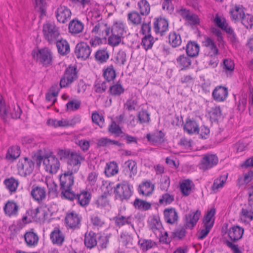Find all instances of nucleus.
<instances>
[{
	"instance_id": "f257e3e1",
	"label": "nucleus",
	"mask_w": 253,
	"mask_h": 253,
	"mask_svg": "<svg viewBox=\"0 0 253 253\" xmlns=\"http://www.w3.org/2000/svg\"><path fill=\"white\" fill-rule=\"evenodd\" d=\"M73 174L67 170L60 177L62 197L69 200H73L75 198V195L72 190L74 182Z\"/></svg>"
},
{
	"instance_id": "f03ea898",
	"label": "nucleus",
	"mask_w": 253,
	"mask_h": 253,
	"mask_svg": "<svg viewBox=\"0 0 253 253\" xmlns=\"http://www.w3.org/2000/svg\"><path fill=\"white\" fill-rule=\"evenodd\" d=\"M22 111L17 104L12 103L6 106L2 96L0 94V116L4 121L9 116L12 119H18L21 116Z\"/></svg>"
},
{
	"instance_id": "7ed1b4c3",
	"label": "nucleus",
	"mask_w": 253,
	"mask_h": 253,
	"mask_svg": "<svg viewBox=\"0 0 253 253\" xmlns=\"http://www.w3.org/2000/svg\"><path fill=\"white\" fill-rule=\"evenodd\" d=\"M38 164L43 161L46 171L50 173H55L60 168V164L58 159L53 154H46L43 156H38Z\"/></svg>"
},
{
	"instance_id": "20e7f679",
	"label": "nucleus",
	"mask_w": 253,
	"mask_h": 253,
	"mask_svg": "<svg viewBox=\"0 0 253 253\" xmlns=\"http://www.w3.org/2000/svg\"><path fill=\"white\" fill-rule=\"evenodd\" d=\"M42 33L44 39L49 43H55L60 33L59 29L53 23H46L43 25Z\"/></svg>"
},
{
	"instance_id": "39448f33",
	"label": "nucleus",
	"mask_w": 253,
	"mask_h": 253,
	"mask_svg": "<svg viewBox=\"0 0 253 253\" xmlns=\"http://www.w3.org/2000/svg\"><path fill=\"white\" fill-rule=\"evenodd\" d=\"M84 160V158L80 153L72 151L67 160V170L71 173H77Z\"/></svg>"
},
{
	"instance_id": "423d86ee",
	"label": "nucleus",
	"mask_w": 253,
	"mask_h": 253,
	"mask_svg": "<svg viewBox=\"0 0 253 253\" xmlns=\"http://www.w3.org/2000/svg\"><path fill=\"white\" fill-rule=\"evenodd\" d=\"M133 186L124 181L117 185L115 193L116 197L121 201L128 200L132 195Z\"/></svg>"
},
{
	"instance_id": "0eeeda50",
	"label": "nucleus",
	"mask_w": 253,
	"mask_h": 253,
	"mask_svg": "<svg viewBox=\"0 0 253 253\" xmlns=\"http://www.w3.org/2000/svg\"><path fill=\"white\" fill-rule=\"evenodd\" d=\"M32 55L35 59L43 65L48 66L51 63V53L50 50L47 48L35 50L33 51Z\"/></svg>"
},
{
	"instance_id": "6e6552de",
	"label": "nucleus",
	"mask_w": 253,
	"mask_h": 253,
	"mask_svg": "<svg viewBox=\"0 0 253 253\" xmlns=\"http://www.w3.org/2000/svg\"><path fill=\"white\" fill-rule=\"evenodd\" d=\"M34 167V163L27 158L20 160L17 164L18 171L21 176L30 174L33 171Z\"/></svg>"
},
{
	"instance_id": "1a4fd4ad",
	"label": "nucleus",
	"mask_w": 253,
	"mask_h": 253,
	"mask_svg": "<svg viewBox=\"0 0 253 253\" xmlns=\"http://www.w3.org/2000/svg\"><path fill=\"white\" fill-rule=\"evenodd\" d=\"M77 78L76 68L74 67L68 68L64 76L60 80V85L61 87H65L72 83Z\"/></svg>"
},
{
	"instance_id": "9d476101",
	"label": "nucleus",
	"mask_w": 253,
	"mask_h": 253,
	"mask_svg": "<svg viewBox=\"0 0 253 253\" xmlns=\"http://www.w3.org/2000/svg\"><path fill=\"white\" fill-rule=\"evenodd\" d=\"M218 161L217 157L213 154H206L199 164L200 169L207 170L216 165Z\"/></svg>"
},
{
	"instance_id": "9b49d317",
	"label": "nucleus",
	"mask_w": 253,
	"mask_h": 253,
	"mask_svg": "<svg viewBox=\"0 0 253 253\" xmlns=\"http://www.w3.org/2000/svg\"><path fill=\"white\" fill-rule=\"evenodd\" d=\"M55 14L58 22L65 23L70 19L72 13L68 7L60 5L56 8Z\"/></svg>"
},
{
	"instance_id": "f8f14e48",
	"label": "nucleus",
	"mask_w": 253,
	"mask_h": 253,
	"mask_svg": "<svg viewBox=\"0 0 253 253\" xmlns=\"http://www.w3.org/2000/svg\"><path fill=\"white\" fill-rule=\"evenodd\" d=\"M30 195L34 201L41 203L46 198V191L43 187L34 185L32 186Z\"/></svg>"
},
{
	"instance_id": "ddd939ff",
	"label": "nucleus",
	"mask_w": 253,
	"mask_h": 253,
	"mask_svg": "<svg viewBox=\"0 0 253 253\" xmlns=\"http://www.w3.org/2000/svg\"><path fill=\"white\" fill-rule=\"evenodd\" d=\"M110 33V28L106 24L100 22L96 24L91 31L92 36H98L104 38L108 36Z\"/></svg>"
},
{
	"instance_id": "4468645a",
	"label": "nucleus",
	"mask_w": 253,
	"mask_h": 253,
	"mask_svg": "<svg viewBox=\"0 0 253 253\" xmlns=\"http://www.w3.org/2000/svg\"><path fill=\"white\" fill-rule=\"evenodd\" d=\"M81 216L75 211L68 212L65 218L67 226L70 228H79L81 224Z\"/></svg>"
},
{
	"instance_id": "2eb2a0df",
	"label": "nucleus",
	"mask_w": 253,
	"mask_h": 253,
	"mask_svg": "<svg viewBox=\"0 0 253 253\" xmlns=\"http://www.w3.org/2000/svg\"><path fill=\"white\" fill-rule=\"evenodd\" d=\"M75 52L78 59L85 60L89 56L91 50L86 43L81 42L77 44Z\"/></svg>"
},
{
	"instance_id": "dca6fc26",
	"label": "nucleus",
	"mask_w": 253,
	"mask_h": 253,
	"mask_svg": "<svg viewBox=\"0 0 253 253\" xmlns=\"http://www.w3.org/2000/svg\"><path fill=\"white\" fill-rule=\"evenodd\" d=\"M201 215L200 211H192L185 215V226L192 229L197 224Z\"/></svg>"
},
{
	"instance_id": "f3484780",
	"label": "nucleus",
	"mask_w": 253,
	"mask_h": 253,
	"mask_svg": "<svg viewBox=\"0 0 253 253\" xmlns=\"http://www.w3.org/2000/svg\"><path fill=\"white\" fill-rule=\"evenodd\" d=\"M203 45L206 47V53L208 57L216 56L218 54V49L213 40L207 37L203 42Z\"/></svg>"
},
{
	"instance_id": "a211bd4d",
	"label": "nucleus",
	"mask_w": 253,
	"mask_h": 253,
	"mask_svg": "<svg viewBox=\"0 0 253 253\" xmlns=\"http://www.w3.org/2000/svg\"><path fill=\"white\" fill-rule=\"evenodd\" d=\"M155 188V185L149 180L142 181L138 187V192L145 196H149L151 195Z\"/></svg>"
},
{
	"instance_id": "6ab92c4d",
	"label": "nucleus",
	"mask_w": 253,
	"mask_h": 253,
	"mask_svg": "<svg viewBox=\"0 0 253 253\" xmlns=\"http://www.w3.org/2000/svg\"><path fill=\"white\" fill-rule=\"evenodd\" d=\"M228 94L227 88L222 86H217L213 90L212 95L215 100L222 102L226 99Z\"/></svg>"
},
{
	"instance_id": "aec40b11",
	"label": "nucleus",
	"mask_w": 253,
	"mask_h": 253,
	"mask_svg": "<svg viewBox=\"0 0 253 253\" xmlns=\"http://www.w3.org/2000/svg\"><path fill=\"white\" fill-rule=\"evenodd\" d=\"M244 232V229L239 226H233L228 231L229 239L233 242L237 241L242 237Z\"/></svg>"
},
{
	"instance_id": "412c9836",
	"label": "nucleus",
	"mask_w": 253,
	"mask_h": 253,
	"mask_svg": "<svg viewBox=\"0 0 253 253\" xmlns=\"http://www.w3.org/2000/svg\"><path fill=\"white\" fill-rule=\"evenodd\" d=\"M179 14L190 25H197L200 23L198 17L186 9H181Z\"/></svg>"
},
{
	"instance_id": "4be33fe9",
	"label": "nucleus",
	"mask_w": 253,
	"mask_h": 253,
	"mask_svg": "<svg viewBox=\"0 0 253 253\" xmlns=\"http://www.w3.org/2000/svg\"><path fill=\"white\" fill-rule=\"evenodd\" d=\"M169 24L165 19L160 18L154 22V28L156 33L162 36L168 30Z\"/></svg>"
},
{
	"instance_id": "5701e85b",
	"label": "nucleus",
	"mask_w": 253,
	"mask_h": 253,
	"mask_svg": "<svg viewBox=\"0 0 253 253\" xmlns=\"http://www.w3.org/2000/svg\"><path fill=\"white\" fill-rule=\"evenodd\" d=\"M50 239L54 244L61 246L65 240V236L63 232L56 227L50 234Z\"/></svg>"
},
{
	"instance_id": "b1692460",
	"label": "nucleus",
	"mask_w": 253,
	"mask_h": 253,
	"mask_svg": "<svg viewBox=\"0 0 253 253\" xmlns=\"http://www.w3.org/2000/svg\"><path fill=\"white\" fill-rule=\"evenodd\" d=\"M84 29V24L81 21L73 19L69 23L68 29L72 34H78L82 33Z\"/></svg>"
},
{
	"instance_id": "393cba45",
	"label": "nucleus",
	"mask_w": 253,
	"mask_h": 253,
	"mask_svg": "<svg viewBox=\"0 0 253 253\" xmlns=\"http://www.w3.org/2000/svg\"><path fill=\"white\" fill-rule=\"evenodd\" d=\"M124 170L126 174H128L129 177L135 175L137 172L136 163L133 160L126 162L124 165Z\"/></svg>"
},
{
	"instance_id": "a878e982",
	"label": "nucleus",
	"mask_w": 253,
	"mask_h": 253,
	"mask_svg": "<svg viewBox=\"0 0 253 253\" xmlns=\"http://www.w3.org/2000/svg\"><path fill=\"white\" fill-rule=\"evenodd\" d=\"M213 21L216 25L222 30L225 31L226 33L230 35L233 34V29L228 26L224 18L216 15Z\"/></svg>"
},
{
	"instance_id": "bb28decb",
	"label": "nucleus",
	"mask_w": 253,
	"mask_h": 253,
	"mask_svg": "<svg viewBox=\"0 0 253 253\" xmlns=\"http://www.w3.org/2000/svg\"><path fill=\"white\" fill-rule=\"evenodd\" d=\"M194 187L193 182L189 179L183 180L180 184V191L183 196H188Z\"/></svg>"
},
{
	"instance_id": "cd10ccee",
	"label": "nucleus",
	"mask_w": 253,
	"mask_h": 253,
	"mask_svg": "<svg viewBox=\"0 0 253 253\" xmlns=\"http://www.w3.org/2000/svg\"><path fill=\"white\" fill-rule=\"evenodd\" d=\"M240 219L245 223H249L253 219V210L250 207L243 208L240 214Z\"/></svg>"
},
{
	"instance_id": "c85d7f7f",
	"label": "nucleus",
	"mask_w": 253,
	"mask_h": 253,
	"mask_svg": "<svg viewBox=\"0 0 253 253\" xmlns=\"http://www.w3.org/2000/svg\"><path fill=\"white\" fill-rule=\"evenodd\" d=\"M84 245L86 248L92 249L97 245L96 235L93 232L86 233L84 236Z\"/></svg>"
},
{
	"instance_id": "c756f323",
	"label": "nucleus",
	"mask_w": 253,
	"mask_h": 253,
	"mask_svg": "<svg viewBox=\"0 0 253 253\" xmlns=\"http://www.w3.org/2000/svg\"><path fill=\"white\" fill-rule=\"evenodd\" d=\"M230 13L231 18L235 20L241 19L245 14L243 7L240 5H236L233 7Z\"/></svg>"
},
{
	"instance_id": "7c9ffc66",
	"label": "nucleus",
	"mask_w": 253,
	"mask_h": 253,
	"mask_svg": "<svg viewBox=\"0 0 253 253\" xmlns=\"http://www.w3.org/2000/svg\"><path fill=\"white\" fill-rule=\"evenodd\" d=\"M164 213L165 219L167 223L173 224L178 219L177 213L174 209H166Z\"/></svg>"
},
{
	"instance_id": "2f4dec72",
	"label": "nucleus",
	"mask_w": 253,
	"mask_h": 253,
	"mask_svg": "<svg viewBox=\"0 0 253 253\" xmlns=\"http://www.w3.org/2000/svg\"><path fill=\"white\" fill-rule=\"evenodd\" d=\"M175 64L181 70H184L191 65V60L187 55L182 54L176 58Z\"/></svg>"
},
{
	"instance_id": "473e14b6",
	"label": "nucleus",
	"mask_w": 253,
	"mask_h": 253,
	"mask_svg": "<svg viewBox=\"0 0 253 253\" xmlns=\"http://www.w3.org/2000/svg\"><path fill=\"white\" fill-rule=\"evenodd\" d=\"M118 166L116 162H111L106 164L104 169V173L106 176H114L118 173Z\"/></svg>"
},
{
	"instance_id": "72a5a7b5",
	"label": "nucleus",
	"mask_w": 253,
	"mask_h": 253,
	"mask_svg": "<svg viewBox=\"0 0 253 253\" xmlns=\"http://www.w3.org/2000/svg\"><path fill=\"white\" fill-rule=\"evenodd\" d=\"M186 50L188 56L195 57L198 55L200 47L195 42H189L187 44Z\"/></svg>"
},
{
	"instance_id": "f704fd0d",
	"label": "nucleus",
	"mask_w": 253,
	"mask_h": 253,
	"mask_svg": "<svg viewBox=\"0 0 253 253\" xmlns=\"http://www.w3.org/2000/svg\"><path fill=\"white\" fill-rule=\"evenodd\" d=\"M18 210V206L13 201H8L4 207L5 214L9 216L15 215Z\"/></svg>"
},
{
	"instance_id": "c9c22d12",
	"label": "nucleus",
	"mask_w": 253,
	"mask_h": 253,
	"mask_svg": "<svg viewBox=\"0 0 253 253\" xmlns=\"http://www.w3.org/2000/svg\"><path fill=\"white\" fill-rule=\"evenodd\" d=\"M25 240L28 246H34L38 244L39 237L34 232L28 231L25 234Z\"/></svg>"
},
{
	"instance_id": "e433bc0d",
	"label": "nucleus",
	"mask_w": 253,
	"mask_h": 253,
	"mask_svg": "<svg viewBox=\"0 0 253 253\" xmlns=\"http://www.w3.org/2000/svg\"><path fill=\"white\" fill-rule=\"evenodd\" d=\"M126 32L125 24L122 21L115 22L112 27L111 33L123 37Z\"/></svg>"
},
{
	"instance_id": "4c0bfd02",
	"label": "nucleus",
	"mask_w": 253,
	"mask_h": 253,
	"mask_svg": "<svg viewBox=\"0 0 253 253\" xmlns=\"http://www.w3.org/2000/svg\"><path fill=\"white\" fill-rule=\"evenodd\" d=\"M116 225L121 227L125 224H131L132 228L134 229V226L131 224V217L130 216H124L119 215L114 218Z\"/></svg>"
},
{
	"instance_id": "58836bf2",
	"label": "nucleus",
	"mask_w": 253,
	"mask_h": 253,
	"mask_svg": "<svg viewBox=\"0 0 253 253\" xmlns=\"http://www.w3.org/2000/svg\"><path fill=\"white\" fill-rule=\"evenodd\" d=\"M4 184L9 192L13 193L16 191L19 185V181L13 177H10L5 179L4 181Z\"/></svg>"
},
{
	"instance_id": "ea45409f",
	"label": "nucleus",
	"mask_w": 253,
	"mask_h": 253,
	"mask_svg": "<svg viewBox=\"0 0 253 253\" xmlns=\"http://www.w3.org/2000/svg\"><path fill=\"white\" fill-rule=\"evenodd\" d=\"M150 226L152 231L157 236H161L162 235V226L161 223L159 220L156 218L152 219Z\"/></svg>"
},
{
	"instance_id": "a19ab883",
	"label": "nucleus",
	"mask_w": 253,
	"mask_h": 253,
	"mask_svg": "<svg viewBox=\"0 0 253 253\" xmlns=\"http://www.w3.org/2000/svg\"><path fill=\"white\" fill-rule=\"evenodd\" d=\"M58 51L61 55L67 54L70 51L69 44L65 40H61L56 42Z\"/></svg>"
},
{
	"instance_id": "79ce46f5",
	"label": "nucleus",
	"mask_w": 253,
	"mask_h": 253,
	"mask_svg": "<svg viewBox=\"0 0 253 253\" xmlns=\"http://www.w3.org/2000/svg\"><path fill=\"white\" fill-rule=\"evenodd\" d=\"M20 149L17 146H12L10 147L7 151L6 159L8 161H13L20 156Z\"/></svg>"
},
{
	"instance_id": "37998d69",
	"label": "nucleus",
	"mask_w": 253,
	"mask_h": 253,
	"mask_svg": "<svg viewBox=\"0 0 253 253\" xmlns=\"http://www.w3.org/2000/svg\"><path fill=\"white\" fill-rule=\"evenodd\" d=\"M138 9L141 15H148L150 11V6L146 0H140L137 3Z\"/></svg>"
},
{
	"instance_id": "c03bdc74",
	"label": "nucleus",
	"mask_w": 253,
	"mask_h": 253,
	"mask_svg": "<svg viewBox=\"0 0 253 253\" xmlns=\"http://www.w3.org/2000/svg\"><path fill=\"white\" fill-rule=\"evenodd\" d=\"M184 130L188 133L199 132V127L197 123L193 120H189L186 121L184 127Z\"/></svg>"
},
{
	"instance_id": "a18cd8bd",
	"label": "nucleus",
	"mask_w": 253,
	"mask_h": 253,
	"mask_svg": "<svg viewBox=\"0 0 253 253\" xmlns=\"http://www.w3.org/2000/svg\"><path fill=\"white\" fill-rule=\"evenodd\" d=\"M124 37L111 33V35L108 37V43L109 45L115 47L119 45L120 43L123 44Z\"/></svg>"
},
{
	"instance_id": "49530a36",
	"label": "nucleus",
	"mask_w": 253,
	"mask_h": 253,
	"mask_svg": "<svg viewBox=\"0 0 253 253\" xmlns=\"http://www.w3.org/2000/svg\"><path fill=\"white\" fill-rule=\"evenodd\" d=\"M164 134L161 132H157L153 134H148L147 138L153 144L156 145L162 143L164 141Z\"/></svg>"
},
{
	"instance_id": "de8ad7c7",
	"label": "nucleus",
	"mask_w": 253,
	"mask_h": 253,
	"mask_svg": "<svg viewBox=\"0 0 253 253\" xmlns=\"http://www.w3.org/2000/svg\"><path fill=\"white\" fill-rule=\"evenodd\" d=\"M169 42L172 47L178 46L182 42L181 36L175 32L170 33L169 35Z\"/></svg>"
},
{
	"instance_id": "09e8293b",
	"label": "nucleus",
	"mask_w": 253,
	"mask_h": 253,
	"mask_svg": "<svg viewBox=\"0 0 253 253\" xmlns=\"http://www.w3.org/2000/svg\"><path fill=\"white\" fill-rule=\"evenodd\" d=\"M133 205L136 209L141 211H147L151 208V203L139 199L135 200Z\"/></svg>"
},
{
	"instance_id": "8fccbe9b",
	"label": "nucleus",
	"mask_w": 253,
	"mask_h": 253,
	"mask_svg": "<svg viewBox=\"0 0 253 253\" xmlns=\"http://www.w3.org/2000/svg\"><path fill=\"white\" fill-rule=\"evenodd\" d=\"M35 8L42 15H45L47 4L46 0H35Z\"/></svg>"
},
{
	"instance_id": "3c124183",
	"label": "nucleus",
	"mask_w": 253,
	"mask_h": 253,
	"mask_svg": "<svg viewBox=\"0 0 253 253\" xmlns=\"http://www.w3.org/2000/svg\"><path fill=\"white\" fill-rule=\"evenodd\" d=\"M124 88L119 83L114 84L109 88L110 93L113 96H120L124 92Z\"/></svg>"
},
{
	"instance_id": "603ef678",
	"label": "nucleus",
	"mask_w": 253,
	"mask_h": 253,
	"mask_svg": "<svg viewBox=\"0 0 253 253\" xmlns=\"http://www.w3.org/2000/svg\"><path fill=\"white\" fill-rule=\"evenodd\" d=\"M227 178V175H223L215 179L212 186V190L217 191L222 188L226 182Z\"/></svg>"
},
{
	"instance_id": "864d4df0",
	"label": "nucleus",
	"mask_w": 253,
	"mask_h": 253,
	"mask_svg": "<svg viewBox=\"0 0 253 253\" xmlns=\"http://www.w3.org/2000/svg\"><path fill=\"white\" fill-rule=\"evenodd\" d=\"M234 66L235 65L233 60L230 59H225L223 64V72L227 76L230 75L234 71Z\"/></svg>"
},
{
	"instance_id": "5fc2aeb1",
	"label": "nucleus",
	"mask_w": 253,
	"mask_h": 253,
	"mask_svg": "<svg viewBox=\"0 0 253 253\" xmlns=\"http://www.w3.org/2000/svg\"><path fill=\"white\" fill-rule=\"evenodd\" d=\"M77 198L79 203L81 206H84L89 204L90 199V195L88 192L84 191L77 195Z\"/></svg>"
},
{
	"instance_id": "6e6d98bb",
	"label": "nucleus",
	"mask_w": 253,
	"mask_h": 253,
	"mask_svg": "<svg viewBox=\"0 0 253 253\" xmlns=\"http://www.w3.org/2000/svg\"><path fill=\"white\" fill-rule=\"evenodd\" d=\"M215 212V211L214 209H211L208 211L204 220L205 225H208L209 227H212L214 220V215Z\"/></svg>"
},
{
	"instance_id": "4d7b16f0",
	"label": "nucleus",
	"mask_w": 253,
	"mask_h": 253,
	"mask_svg": "<svg viewBox=\"0 0 253 253\" xmlns=\"http://www.w3.org/2000/svg\"><path fill=\"white\" fill-rule=\"evenodd\" d=\"M103 76L108 82L113 80L116 77V73L113 65H110L104 70Z\"/></svg>"
},
{
	"instance_id": "13d9d810",
	"label": "nucleus",
	"mask_w": 253,
	"mask_h": 253,
	"mask_svg": "<svg viewBox=\"0 0 253 253\" xmlns=\"http://www.w3.org/2000/svg\"><path fill=\"white\" fill-rule=\"evenodd\" d=\"M128 20L131 23L134 25H139L141 23L142 18L139 14L136 11H132L127 15Z\"/></svg>"
},
{
	"instance_id": "bf43d9fd",
	"label": "nucleus",
	"mask_w": 253,
	"mask_h": 253,
	"mask_svg": "<svg viewBox=\"0 0 253 253\" xmlns=\"http://www.w3.org/2000/svg\"><path fill=\"white\" fill-rule=\"evenodd\" d=\"M97 144L100 146H107L111 145L121 146V143L117 141L111 140L107 137H103L98 140Z\"/></svg>"
},
{
	"instance_id": "052dcab7",
	"label": "nucleus",
	"mask_w": 253,
	"mask_h": 253,
	"mask_svg": "<svg viewBox=\"0 0 253 253\" xmlns=\"http://www.w3.org/2000/svg\"><path fill=\"white\" fill-rule=\"evenodd\" d=\"M37 212V208L36 209H32L28 211L26 213V215L23 218V222L26 223L31 222L32 220H35Z\"/></svg>"
},
{
	"instance_id": "680f3d73",
	"label": "nucleus",
	"mask_w": 253,
	"mask_h": 253,
	"mask_svg": "<svg viewBox=\"0 0 253 253\" xmlns=\"http://www.w3.org/2000/svg\"><path fill=\"white\" fill-rule=\"evenodd\" d=\"M91 224L94 228L99 229L104 225V221L100 217L97 215H93L90 219Z\"/></svg>"
},
{
	"instance_id": "e2e57ef3",
	"label": "nucleus",
	"mask_w": 253,
	"mask_h": 253,
	"mask_svg": "<svg viewBox=\"0 0 253 253\" xmlns=\"http://www.w3.org/2000/svg\"><path fill=\"white\" fill-rule=\"evenodd\" d=\"M108 131L116 136H120L123 133L120 127L114 121H113L109 126Z\"/></svg>"
},
{
	"instance_id": "0e129e2a",
	"label": "nucleus",
	"mask_w": 253,
	"mask_h": 253,
	"mask_svg": "<svg viewBox=\"0 0 253 253\" xmlns=\"http://www.w3.org/2000/svg\"><path fill=\"white\" fill-rule=\"evenodd\" d=\"M153 43V37L151 35H148L142 39L141 44L146 50H148L152 47Z\"/></svg>"
},
{
	"instance_id": "69168bd1",
	"label": "nucleus",
	"mask_w": 253,
	"mask_h": 253,
	"mask_svg": "<svg viewBox=\"0 0 253 253\" xmlns=\"http://www.w3.org/2000/svg\"><path fill=\"white\" fill-rule=\"evenodd\" d=\"M95 58L101 63L105 62L108 59L109 54L106 50H98L96 53Z\"/></svg>"
},
{
	"instance_id": "338daca9",
	"label": "nucleus",
	"mask_w": 253,
	"mask_h": 253,
	"mask_svg": "<svg viewBox=\"0 0 253 253\" xmlns=\"http://www.w3.org/2000/svg\"><path fill=\"white\" fill-rule=\"evenodd\" d=\"M81 101L74 100L69 101L67 104V110L69 111H74L79 109L81 106Z\"/></svg>"
},
{
	"instance_id": "774afa93",
	"label": "nucleus",
	"mask_w": 253,
	"mask_h": 253,
	"mask_svg": "<svg viewBox=\"0 0 253 253\" xmlns=\"http://www.w3.org/2000/svg\"><path fill=\"white\" fill-rule=\"evenodd\" d=\"M243 24L247 28H251L253 26V16L250 14L243 15L242 18Z\"/></svg>"
}]
</instances>
